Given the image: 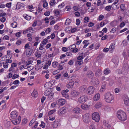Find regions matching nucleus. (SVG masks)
<instances>
[{"mask_svg":"<svg viewBox=\"0 0 129 129\" xmlns=\"http://www.w3.org/2000/svg\"><path fill=\"white\" fill-rule=\"evenodd\" d=\"M117 116L118 119L122 121H124L127 119L125 113L122 110H120L118 112Z\"/></svg>","mask_w":129,"mask_h":129,"instance_id":"f257e3e1","label":"nucleus"},{"mask_svg":"<svg viewBox=\"0 0 129 129\" xmlns=\"http://www.w3.org/2000/svg\"><path fill=\"white\" fill-rule=\"evenodd\" d=\"M104 97L105 101L108 103H111L114 99V96L109 92L106 93L104 95Z\"/></svg>","mask_w":129,"mask_h":129,"instance_id":"f03ea898","label":"nucleus"},{"mask_svg":"<svg viewBox=\"0 0 129 129\" xmlns=\"http://www.w3.org/2000/svg\"><path fill=\"white\" fill-rule=\"evenodd\" d=\"M92 118L95 122H98L100 119V116L97 112H95L92 114Z\"/></svg>","mask_w":129,"mask_h":129,"instance_id":"7ed1b4c3","label":"nucleus"},{"mask_svg":"<svg viewBox=\"0 0 129 129\" xmlns=\"http://www.w3.org/2000/svg\"><path fill=\"white\" fill-rule=\"evenodd\" d=\"M83 120L86 123H88L90 121V115L89 114L86 113L83 116Z\"/></svg>","mask_w":129,"mask_h":129,"instance_id":"20e7f679","label":"nucleus"},{"mask_svg":"<svg viewBox=\"0 0 129 129\" xmlns=\"http://www.w3.org/2000/svg\"><path fill=\"white\" fill-rule=\"evenodd\" d=\"M88 98L87 96L85 95L81 96L78 99V102L81 104L84 103L86 101Z\"/></svg>","mask_w":129,"mask_h":129,"instance_id":"39448f33","label":"nucleus"},{"mask_svg":"<svg viewBox=\"0 0 129 129\" xmlns=\"http://www.w3.org/2000/svg\"><path fill=\"white\" fill-rule=\"evenodd\" d=\"M94 90V88L93 86H89L87 89V93L88 94H91L93 93Z\"/></svg>","mask_w":129,"mask_h":129,"instance_id":"423d86ee","label":"nucleus"},{"mask_svg":"<svg viewBox=\"0 0 129 129\" xmlns=\"http://www.w3.org/2000/svg\"><path fill=\"white\" fill-rule=\"evenodd\" d=\"M17 112L15 111H14L11 113L10 116L12 119H15L17 118Z\"/></svg>","mask_w":129,"mask_h":129,"instance_id":"0eeeda50","label":"nucleus"},{"mask_svg":"<svg viewBox=\"0 0 129 129\" xmlns=\"http://www.w3.org/2000/svg\"><path fill=\"white\" fill-rule=\"evenodd\" d=\"M80 94L79 92L76 90L73 91L71 93V95L73 97H76Z\"/></svg>","mask_w":129,"mask_h":129,"instance_id":"6e6552de","label":"nucleus"},{"mask_svg":"<svg viewBox=\"0 0 129 129\" xmlns=\"http://www.w3.org/2000/svg\"><path fill=\"white\" fill-rule=\"evenodd\" d=\"M91 82H92L93 85L96 86H98L99 83V81L98 79L95 78H94L92 79Z\"/></svg>","mask_w":129,"mask_h":129,"instance_id":"1a4fd4ad","label":"nucleus"},{"mask_svg":"<svg viewBox=\"0 0 129 129\" xmlns=\"http://www.w3.org/2000/svg\"><path fill=\"white\" fill-rule=\"evenodd\" d=\"M4 123L5 127L7 128H9L11 127V122L10 121L5 120L4 121Z\"/></svg>","mask_w":129,"mask_h":129,"instance_id":"9d476101","label":"nucleus"},{"mask_svg":"<svg viewBox=\"0 0 129 129\" xmlns=\"http://www.w3.org/2000/svg\"><path fill=\"white\" fill-rule=\"evenodd\" d=\"M66 112V108L65 107H63L61 108L58 111V114L61 115L62 114H64Z\"/></svg>","mask_w":129,"mask_h":129,"instance_id":"9b49d317","label":"nucleus"},{"mask_svg":"<svg viewBox=\"0 0 129 129\" xmlns=\"http://www.w3.org/2000/svg\"><path fill=\"white\" fill-rule=\"evenodd\" d=\"M102 74V71L100 69L97 70L96 71L95 75L97 77H100Z\"/></svg>","mask_w":129,"mask_h":129,"instance_id":"f8f14e48","label":"nucleus"},{"mask_svg":"<svg viewBox=\"0 0 129 129\" xmlns=\"http://www.w3.org/2000/svg\"><path fill=\"white\" fill-rule=\"evenodd\" d=\"M87 77L92 78L93 77V74L92 72L89 71L87 72Z\"/></svg>","mask_w":129,"mask_h":129,"instance_id":"ddd939ff","label":"nucleus"},{"mask_svg":"<svg viewBox=\"0 0 129 129\" xmlns=\"http://www.w3.org/2000/svg\"><path fill=\"white\" fill-rule=\"evenodd\" d=\"M112 60L114 64H117L118 62V57L116 56L113 57L112 59Z\"/></svg>","mask_w":129,"mask_h":129,"instance_id":"4468645a","label":"nucleus"},{"mask_svg":"<svg viewBox=\"0 0 129 129\" xmlns=\"http://www.w3.org/2000/svg\"><path fill=\"white\" fill-rule=\"evenodd\" d=\"M65 103V100L64 99H61L58 100V104L62 106Z\"/></svg>","mask_w":129,"mask_h":129,"instance_id":"2eb2a0df","label":"nucleus"},{"mask_svg":"<svg viewBox=\"0 0 129 129\" xmlns=\"http://www.w3.org/2000/svg\"><path fill=\"white\" fill-rule=\"evenodd\" d=\"M100 98V94L99 93H97L93 97V100L95 101L99 100Z\"/></svg>","mask_w":129,"mask_h":129,"instance_id":"dca6fc26","label":"nucleus"},{"mask_svg":"<svg viewBox=\"0 0 129 129\" xmlns=\"http://www.w3.org/2000/svg\"><path fill=\"white\" fill-rule=\"evenodd\" d=\"M104 125L106 127L108 128L111 126V125L109 124V121H108L105 120L103 121Z\"/></svg>","mask_w":129,"mask_h":129,"instance_id":"f3484780","label":"nucleus"},{"mask_svg":"<svg viewBox=\"0 0 129 129\" xmlns=\"http://www.w3.org/2000/svg\"><path fill=\"white\" fill-rule=\"evenodd\" d=\"M122 67L124 70H128L129 69V66L126 63H125L123 65Z\"/></svg>","mask_w":129,"mask_h":129,"instance_id":"a211bd4d","label":"nucleus"},{"mask_svg":"<svg viewBox=\"0 0 129 129\" xmlns=\"http://www.w3.org/2000/svg\"><path fill=\"white\" fill-rule=\"evenodd\" d=\"M61 93L62 96L67 99H68L69 98V95L68 93L65 92L64 91H62L61 92Z\"/></svg>","mask_w":129,"mask_h":129,"instance_id":"6ab92c4d","label":"nucleus"},{"mask_svg":"<svg viewBox=\"0 0 129 129\" xmlns=\"http://www.w3.org/2000/svg\"><path fill=\"white\" fill-rule=\"evenodd\" d=\"M59 125V122L58 121H54L53 122V126L54 128L57 127Z\"/></svg>","mask_w":129,"mask_h":129,"instance_id":"aec40b11","label":"nucleus"},{"mask_svg":"<svg viewBox=\"0 0 129 129\" xmlns=\"http://www.w3.org/2000/svg\"><path fill=\"white\" fill-rule=\"evenodd\" d=\"M102 106L101 103L100 102H98L95 104V107L96 108H99L101 107Z\"/></svg>","mask_w":129,"mask_h":129,"instance_id":"412c9836","label":"nucleus"},{"mask_svg":"<svg viewBox=\"0 0 129 129\" xmlns=\"http://www.w3.org/2000/svg\"><path fill=\"white\" fill-rule=\"evenodd\" d=\"M37 92L36 90L34 89L33 92L31 93V95L33 96L35 98L37 96Z\"/></svg>","mask_w":129,"mask_h":129,"instance_id":"4be33fe9","label":"nucleus"},{"mask_svg":"<svg viewBox=\"0 0 129 129\" xmlns=\"http://www.w3.org/2000/svg\"><path fill=\"white\" fill-rule=\"evenodd\" d=\"M89 106L87 105L83 104L81 105V107L82 109L84 110H87L89 107Z\"/></svg>","mask_w":129,"mask_h":129,"instance_id":"5701e85b","label":"nucleus"},{"mask_svg":"<svg viewBox=\"0 0 129 129\" xmlns=\"http://www.w3.org/2000/svg\"><path fill=\"white\" fill-rule=\"evenodd\" d=\"M124 104L126 106H128L129 105V101L128 98H125L124 99Z\"/></svg>","mask_w":129,"mask_h":129,"instance_id":"b1692460","label":"nucleus"},{"mask_svg":"<svg viewBox=\"0 0 129 129\" xmlns=\"http://www.w3.org/2000/svg\"><path fill=\"white\" fill-rule=\"evenodd\" d=\"M33 49H31L30 50H29L28 52H27L26 53V55L27 57H29L33 52Z\"/></svg>","mask_w":129,"mask_h":129,"instance_id":"393cba45","label":"nucleus"},{"mask_svg":"<svg viewBox=\"0 0 129 129\" xmlns=\"http://www.w3.org/2000/svg\"><path fill=\"white\" fill-rule=\"evenodd\" d=\"M73 111L75 113H78L80 112V109L78 108H75L74 109Z\"/></svg>","mask_w":129,"mask_h":129,"instance_id":"a878e982","label":"nucleus"},{"mask_svg":"<svg viewBox=\"0 0 129 129\" xmlns=\"http://www.w3.org/2000/svg\"><path fill=\"white\" fill-rule=\"evenodd\" d=\"M11 121L15 125H17L20 123V121L19 120H17L16 119L12 120Z\"/></svg>","mask_w":129,"mask_h":129,"instance_id":"bb28decb","label":"nucleus"},{"mask_svg":"<svg viewBox=\"0 0 129 129\" xmlns=\"http://www.w3.org/2000/svg\"><path fill=\"white\" fill-rule=\"evenodd\" d=\"M110 72V70L108 68L106 69L104 71V73L106 75L108 74Z\"/></svg>","mask_w":129,"mask_h":129,"instance_id":"cd10ccee","label":"nucleus"},{"mask_svg":"<svg viewBox=\"0 0 129 129\" xmlns=\"http://www.w3.org/2000/svg\"><path fill=\"white\" fill-rule=\"evenodd\" d=\"M71 21L70 19H67L65 22V24L66 25H69L71 23Z\"/></svg>","mask_w":129,"mask_h":129,"instance_id":"c85d7f7f","label":"nucleus"},{"mask_svg":"<svg viewBox=\"0 0 129 129\" xmlns=\"http://www.w3.org/2000/svg\"><path fill=\"white\" fill-rule=\"evenodd\" d=\"M56 111V110L55 109L51 110L48 112V115H51L55 112Z\"/></svg>","mask_w":129,"mask_h":129,"instance_id":"c756f323","label":"nucleus"},{"mask_svg":"<svg viewBox=\"0 0 129 129\" xmlns=\"http://www.w3.org/2000/svg\"><path fill=\"white\" fill-rule=\"evenodd\" d=\"M58 64V63L57 62L55 61L53 62L52 65L53 67L55 68L57 67Z\"/></svg>","mask_w":129,"mask_h":129,"instance_id":"7c9ffc66","label":"nucleus"},{"mask_svg":"<svg viewBox=\"0 0 129 129\" xmlns=\"http://www.w3.org/2000/svg\"><path fill=\"white\" fill-rule=\"evenodd\" d=\"M11 25L13 28H15L17 26V23L15 22H14L12 23Z\"/></svg>","mask_w":129,"mask_h":129,"instance_id":"2f4dec72","label":"nucleus"},{"mask_svg":"<svg viewBox=\"0 0 129 129\" xmlns=\"http://www.w3.org/2000/svg\"><path fill=\"white\" fill-rule=\"evenodd\" d=\"M36 122V120L35 119H32L30 121V122L29 123V126H31L34 123Z\"/></svg>","mask_w":129,"mask_h":129,"instance_id":"473e14b6","label":"nucleus"},{"mask_svg":"<svg viewBox=\"0 0 129 129\" xmlns=\"http://www.w3.org/2000/svg\"><path fill=\"white\" fill-rule=\"evenodd\" d=\"M35 56L37 57L40 58L41 57V54L38 52H35Z\"/></svg>","mask_w":129,"mask_h":129,"instance_id":"72a5a7b5","label":"nucleus"},{"mask_svg":"<svg viewBox=\"0 0 129 129\" xmlns=\"http://www.w3.org/2000/svg\"><path fill=\"white\" fill-rule=\"evenodd\" d=\"M83 63L82 60H78L76 62V63L77 64L79 65H81Z\"/></svg>","mask_w":129,"mask_h":129,"instance_id":"f704fd0d","label":"nucleus"},{"mask_svg":"<svg viewBox=\"0 0 129 129\" xmlns=\"http://www.w3.org/2000/svg\"><path fill=\"white\" fill-rule=\"evenodd\" d=\"M76 47V45L75 44H73L72 45H71L68 47L69 49H74Z\"/></svg>","mask_w":129,"mask_h":129,"instance_id":"c9c22d12","label":"nucleus"},{"mask_svg":"<svg viewBox=\"0 0 129 129\" xmlns=\"http://www.w3.org/2000/svg\"><path fill=\"white\" fill-rule=\"evenodd\" d=\"M55 3V0H52L51 1L50 4L51 6H52L54 5Z\"/></svg>","mask_w":129,"mask_h":129,"instance_id":"e433bc0d","label":"nucleus"},{"mask_svg":"<svg viewBox=\"0 0 129 129\" xmlns=\"http://www.w3.org/2000/svg\"><path fill=\"white\" fill-rule=\"evenodd\" d=\"M40 126L42 127L43 128H44L45 126V123L43 122L42 121L41 122V124L40 125Z\"/></svg>","mask_w":129,"mask_h":129,"instance_id":"4c0bfd02","label":"nucleus"},{"mask_svg":"<svg viewBox=\"0 0 129 129\" xmlns=\"http://www.w3.org/2000/svg\"><path fill=\"white\" fill-rule=\"evenodd\" d=\"M64 3L63 2L61 3V4L58 6V7L59 8H61L64 7Z\"/></svg>","mask_w":129,"mask_h":129,"instance_id":"58836bf2","label":"nucleus"},{"mask_svg":"<svg viewBox=\"0 0 129 129\" xmlns=\"http://www.w3.org/2000/svg\"><path fill=\"white\" fill-rule=\"evenodd\" d=\"M44 3L43 5V6L44 8H45L48 6V3L46 1H43Z\"/></svg>","mask_w":129,"mask_h":129,"instance_id":"ea45409f","label":"nucleus"},{"mask_svg":"<svg viewBox=\"0 0 129 129\" xmlns=\"http://www.w3.org/2000/svg\"><path fill=\"white\" fill-rule=\"evenodd\" d=\"M48 42L47 39H44L43 41L42 44L44 45H45Z\"/></svg>","mask_w":129,"mask_h":129,"instance_id":"a19ab883","label":"nucleus"},{"mask_svg":"<svg viewBox=\"0 0 129 129\" xmlns=\"http://www.w3.org/2000/svg\"><path fill=\"white\" fill-rule=\"evenodd\" d=\"M9 71L10 73H11L14 72L15 70H14V69L13 68V67H11L9 69Z\"/></svg>","mask_w":129,"mask_h":129,"instance_id":"79ce46f5","label":"nucleus"},{"mask_svg":"<svg viewBox=\"0 0 129 129\" xmlns=\"http://www.w3.org/2000/svg\"><path fill=\"white\" fill-rule=\"evenodd\" d=\"M114 47V45L113 44H111L109 46V49L111 50L113 49Z\"/></svg>","mask_w":129,"mask_h":129,"instance_id":"37998d69","label":"nucleus"},{"mask_svg":"<svg viewBox=\"0 0 129 129\" xmlns=\"http://www.w3.org/2000/svg\"><path fill=\"white\" fill-rule=\"evenodd\" d=\"M89 18L88 17H85L84 19V22L85 23H86L89 22Z\"/></svg>","mask_w":129,"mask_h":129,"instance_id":"c03bdc74","label":"nucleus"},{"mask_svg":"<svg viewBox=\"0 0 129 129\" xmlns=\"http://www.w3.org/2000/svg\"><path fill=\"white\" fill-rule=\"evenodd\" d=\"M69 49V48H67L66 47H63L62 48V50L64 52H67L68 51V49Z\"/></svg>","mask_w":129,"mask_h":129,"instance_id":"a18cd8bd","label":"nucleus"},{"mask_svg":"<svg viewBox=\"0 0 129 129\" xmlns=\"http://www.w3.org/2000/svg\"><path fill=\"white\" fill-rule=\"evenodd\" d=\"M104 17V16L102 15H101L99 16V21L102 20Z\"/></svg>","mask_w":129,"mask_h":129,"instance_id":"49530a36","label":"nucleus"},{"mask_svg":"<svg viewBox=\"0 0 129 129\" xmlns=\"http://www.w3.org/2000/svg\"><path fill=\"white\" fill-rule=\"evenodd\" d=\"M33 62V61L31 60H29L28 61H27L26 62V64L27 65V66H28L29 65V64H31Z\"/></svg>","mask_w":129,"mask_h":129,"instance_id":"de8ad7c7","label":"nucleus"},{"mask_svg":"<svg viewBox=\"0 0 129 129\" xmlns=\"http://www.w3.org/2000/svg\"><path fill=\"white\" fill-rule=\"evenodd\" d=\"M94 24L92 22H90L88 23V26L89 27H91L93 26Z\"/></svg>","mask_w":129,"mask_h":129,"instance_id":"09e8293b","label":"nucleus"},{"mask_svg":"<svg viewBox=\"0 0 129 129\" xmlns=\"http://www.w3.org/2000/svg\"><path fill=\"white\" fill-rule=\"evenodd\" d=\"M105 9L106 10L109 11L111 9V7L110 6H107L105 8Z\"/></svg>","mask_w":129,"mask_h":129,"instance_id":"8fccbe9b","label":"nucleus"},{"mask_svg":"<svg viewBox=\"0 0 129 129\" xmlns=\"http://www.w3.org/2000/svg\"><path fill=\"white\" fill-rule=\"evenodd\" d=\"M105 86L104 85H102L101 87V89H100V91L101 92L103 91L104 90V89H105Z\"/></svg>","mask_w":129,"mask_h":129,"instance_id":"3c124183","label":"nucleus"},{"mask_svg":"<svg viewBox=\"0 0 129 129\" xmlns=\"http://www.w3.org/2000/svg\"><path fill=\"white\" fill-rule=\"evenodd\" d=\"M26 68H28V70L31 71L34 69V67L32 66H30Z\"/></svg>","mask_w":129,"mask_h":129,"instance_id":"603ef678","label":"nucleus"},{"mask_svg":"<svg viewBox=\"0 0 129 129\" xmlns=\"http://www.w3.org/2000/svg\"><path fill=\"white\" fill-rule=\"evenodd\" d=\"M83 56H79L77 58V59L78 60H82V59L83 58Z\"/></svg>","mask_w":129,"mask_h":129,"instance_id":"864d4df0","label":"nucleus"},{"mask_svg":"<svg viewBox=\"0 0 129 129\" xmlns=\"http://www.w3.org/2000/svg\"><path fill=\"white\" fill-rule=\"evenodd\" d=\"M61 75V74H57L55 76L56 79H58L59 78H60Z\"/></svg>","mask_w":129,"mask_h":129,"instance_id":"5fc2aeb1","label":"nucleus"},{"mask_svg":"<svg viewBox=\"0 0 129 129\" xmlns=\"http://www.w3.org/2000/svg\"><path fill=\"white\" fill-rule=\"evenodd\" d=\"M19 81L18 80H16L13 82V84L14 85H17L19 83Z\"/></svg>","mask_w":129,"mask_h":129,"instance_id":"6e6d98bb","label":"nucleus"},{"mask_svg":"<svg viewBox=\"0 0 129 129\" xmlns=\"http://www.w3.org/2000/svg\"><path fill=\"white\" fill-rule=\"evenodd\" d=\"M11 3H7L6 5V6L8 8H10L11 6Z\"/></svg>","mask_w":129,"mask_h":129,"instance_id":"4d7b16f0","label":"nucleus"},{"mask_svg":"<svg viewBox=\"0 0 129 129\" xmlns=\"http://www.w3.org/2000/svg\"><path fill=\"white\" fill-rule=\"evenodd\" d=\"M59 70L58 69L57 70H56L55 71H54L53 72V75L56 74H57L59 72Z\"/></svg>","mask_w":129,"mask_h":129,"instance_id":"13d9d810","label":"nucleus"},{"mask_svg":"<svg viewBox=\"0 0 129 129\" xmlns=\"http://www.w3.org/2000/svg\"><path fill=\"white\" fill-rule=\"evenodd\" d=\"M51 63V61L50 60H49L47 61L46 64V65H47L48 66H50Z\"/></svg>","mask_w":129,"mask_h":129,"instance_id":"bf43d9fd","label":"nucleus"},{"mask_svg":"<svg viewBox=\"0 0 129 129\" xmlns=\"http://www.w3.org/2000/svg\"><path fill=\"white\" fill-rule=\"evenodd\" d=\"M6 20V18L4 17L1 18L0 19V21L2 22H4Z\"/></svg>","mask_w":129,"mask_h":129,"instance_id":"052dcab7","label":"nucleus"},{"mask_svg":"<svg viewBox=\"0 0 129 129\" xmlns=\"http://www.w3.org/2000/svg\"><path fill=\"white\" fill-rule=\"evenodd\" d=\"M50 12L49 11L46 12L44 13V15L46 16H48L50 15Z\"/></svg>","mask_w":129,"mask_h":129,"instance_id":"680f3d73","label":"nucleus"},{"mask_svg":"<svg viewBox=\"0 0 129 129\" xmlns=\"http://www.w3.org/2000/svg\"><path fill=\"white\" fill-rule=\"evenodd\" d=\"M80 23V21L79 19H77L76 20V24L77 25H79Z\"/></svg>","mask_w":129,"mask_h":129,"instance_id":"e2e57ef3","label":"nucleus"},{"mask_svg":"<svg viewBox=\"0 0 129 129\" xmlns=\"http://www.w3.org/2000/svg\"><path fill=\"white\" fill-rule=\"evenodd\" d=\"M55 118V117L54 116L53 117L51 116H50L49 117V119L50 120L53 121L54 120Z\"/></svg>","mask_w":129,"mask_h":129,"instance_id":"0e129e2a","label":"nucleus"},{"mask_svg":"<svg viewBox=\"0 0 129 129\" xmlns=\"http://www.w3.org/2000/svg\"><path fill=\"white\" fill-rule=\"evenodd\" d=\"M21 44V42L19 40H18L16 42V44L17 45H20Z\"/></svg>","mask_w":129,"mask_h":129,"instance_id":"69168bd1","label":"nucleus"},{"mask_svg":"<svg viewBox=\"0 0 129 129\" xmlns=\"http://www.w3.org/2000/svg\"><path fill=\"white\" fill-rule=\"evenodd\" d=\"M25 18L27 20H29L31 19V17L28 15H26L25 16Z\"/></svg>","mask_w":129,"mask_h":129,"instance_id":"338daca9","label":"nucleus"},{"mask_svg":"<svg viewBox=\"0 0 129 129\" xmlns=\"http://www.w3.org/2000/svg\"><path fill=\"white\" fill-rule=\"evenodd\" d=\"M11 67L14 68L16 67L17 65L16 63H13L11 64Z\"/></svg>","mask_w":129,"mask_h":129,"instance_id":"774afa93","label":"nucleus"}]
</instances>
